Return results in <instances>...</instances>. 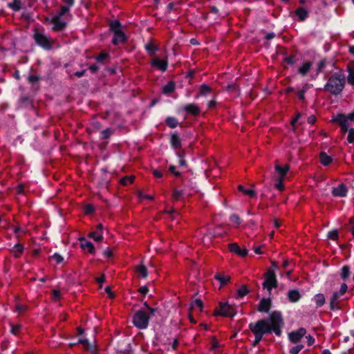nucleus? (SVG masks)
Wrapping results in <instances>:
<instances>
[{"label":"nucleus","mask_w":354,"mask_h":354,"mask_svg":"<svg viewBox=\"0 0 354 354\" xmlns=\"http://www.w3.org/2000/svg\"><path fill=\"white\" fill-rule=\"evenodd\" d=\"M283 325L282 316L279 312H273L268 318L250 323L249 328L255 337L253 345H258L264 335L274 333L280 336Z\"/></svg>","instance_id":"1"},{"label":"nucleus","mask_w":354,"mask_h":354,"mask_svg":"<svg viewBox=\"0 0 354 354\" xmlns=\"http://www.w3.org/2000/svg\"><path fill=\"white\" fill-rule=\"evenodd\" d=\"M345 82L344 75L335 73L329 77L324 85V90L332 95H337L342 92Z\"/></svg>","instance_id":"2"},{"label":"nucleus","mask_w":354,"mask_h":354,"mask_svg":"<svg viewBox=\"0 0 354 354\" xmlns=\"http://www.w3.org/2000/svg\"><path fill=\"white\" fill-rule=\"evenodd\" d=\"M110 29L113 32L114 37L112 42L114 45H118L120 44L125 42L127 37L121 30L120 23L115 20L110 23Z\"/></svg>","instance_id":"3"},{"label":"nucleus","mask_w":354,"mask_h":354,"mask_svg":"<svg viewBox=\"0 0 354 354\" xmlns=\"http://www.w3.org/2000/svg\"><path fill=\"white\" fill-rule=\"evenodd\" d=\"M151 316L143 310H138L133 317V324L139 329H145L149 325V319Z\"/></svg>","instance_id":"4"},{"label":"nucleus","mask_w":354,"mask_h":354,"mask_svg":"<svg viewBox=\"0 0 354 354\" xmlns=\"http://www.w3.org/2000/svg\"><path fill=\"white\" fill-rule=\"evenodd\" d=\"M36 43L45 49H50L52 46V41L45 35L36 31L35 33Z\"/></svg>","instance_id":"5"},{"label":"nucleus","mask_w":354,"mask_h":354,"mask_svg":"<svg viewBox=\"0 0 354 354\" xmlns=\"http://www.w3.org/2000/svg\"><path fill=\"white\" fill-rule=\"evenodd\" d=\"M277 279L274 272L272 270H269L266 273V280L263 283V288L270 291L272 288L277 287Z\"/></svg>","instance_id":"6"},{"label":"nucleus","mask_w":354,"mask_h":354,"mask_svg":"<svg viewBox=\"0 0 354 354\" xmlns=\"http://www.w3.org/2000/svg\"><path fill=\"white\" fill-rule=\"evenodd\" d=\"M217 314L221 315L225 317H234L236 314L234 309L230 306L227 303H221L219 306V310Z\"/></svg>","instance_id":"7"},{"label":"nucleus","mask_w":354,"mask_h":354,"mask_svg":"<svg viewBox=\"0 0 354 354\" xmlns=\"http://www.w3.org/2000/svg\"><path fill=\"white\" fill-rule=\"evenodd\" d=\"M306 333V330L304 328H300L299 330L289 333V339L292 342L297 343L305 335Z\"/></svg>","instance_id":"8"},{"label":"nucleus","mask_w":354,"mask_h":354,"mask_svg":"<svg viewBox=\"0 0 354 354\" xmlns=\"http://www.w3.org/2000/svg\"><path fill=\"white\" fill-rule=\"evenodd\" d=\"M50 22L53 24V30L54 31H60L66 26V22L62 20L61 17L56 15L51 19Z\"/></svg>","instance_id":"9"},{"label":"nucleus","mask_w":354,"mask_h":354,"mask_svg":"<svg viewBox=\"0 0 354 354\" xmlns=\"http://www.w3.org/2000/svg\"><path fill=\"white\" fill-rule=\"evenodd\" d=\"M151 64V66L157 68L158 69L160 70L162 72H164L167 70V66H168V63H167V60L160 59L156 57H155L152 59Z\"/></svg>","instance_id":"10"},{"label":"nucleus","mask_w":354,"mask_h":354,"mask_svg":"<svg viewBox=\"0 0 354 354\" xmlns=\"http://www.w3.org/2000/svg\"><path fill=\"white\" fill-rule=\"evenodd\" d=\"M104 227L102 224H98L96 227V230L89 233L88 236L93 239L95 241H100L103 239L102 231Z\"/></svg>","instance_id":"11"},{"label":"nucleus","mask_w":354,"mask_h":354,"mask_svg":"<svg viewBox=\"0 0 354 354\" xmlns=\"http://www.w3.org/2000/svg\"><path fill=\"white\" fill-rule=\"evenodd\" d=\"M348 189L344 184H341L336 187H334L332 194L335 196L344 197L347 194Z\"/></svg>","instance_id":"12"},{"label":"nucleus","mask_w":354,"mask_h":354,"mask_svg":"<svg viewBox=\"0 0 354 354\" xmlns=\"http://www.w3.org/2000/svg\"><path fill=\"white\" fill-rule=\"evenodd\" d=\"M274 169L277 173V180H283L287 172L289 170V166L286 165L284 167H281L278 165H275Z\"/></svg>","instance_id":"13"},{"label":"nucleus","mask_w":354,"mask_h":354,"mask_svg":"<svg viewBox=\"0 0 354 354\" xmlns=\"http://www.w3.org/2000/svg\"><path fill=\"white\" fill-rule=\"evenodd\" d=\"M80 245L84 251L91 254L94 252L95 249L93 243L85 239H80Z\"/></svg>","instance_id":"14"},{"label":"nucleus","mask_w":354,"mask_h":354,"mask_svg":"<svg viewBox=\"0 0 354 354\" xmlns=\"http://www.w3.org/2000/svg\"><path fill=\"white\" fill-rule=\"evenodd\" d=\"M229 249L231 252H235L241 257H245L248 254L246 249H241V248L236 243H230L229 245Z\"/></svg>","instance_id":"15"},{"label":"nucleus","mask_w":354,"mask_h":354,"mask_svg":"<svg viewBox=\"0 0 354 354\" xmlns=\"http://www.w3.org/2000/svg\"><path fill=\"white\" fill-rule=\"evenodd\" d=\"M77 343L82 344L85 349L91 351L92 353L97 354V348L95 346L91 345L87 339L80 338Z\"/></svg>","instance_id":"16"},{"label":"nucleus","mask_w":354,"mask_h":354,"mask_svg":"<svg viewBox=\"0 0 354 354\" xmlns=\"http://www.w3.org/2000/svg\"><path fill=\"white\" fill-rule=\"evenodd\" d=\"M335 120L339 124L341 127H345L346 126H350L349 122V115H339L336 117Z\"/></svg>","instance_id":"17"},{"label":"nucleus","mask_w":354,"mask_h":354,"mask_svg":"<svg viewBox=\"0 0 354 354\" xmlns=\"http://www.w3.org/2000/svg\"><path fill=\"white\" fill-rule=\"evenodd\" d=\"M340 295L337 292H335L330 300V308L333 310L339 308V299Z\"/></svg>","instance_id":"18"},{"label":"nucleus","mask_w":354,"mask_h":354,"mask_svg":"<svg viewBox=\"0 0 354 354\" xmlns=\"http://www.w3.org/2000/svg\"><path fill=\"white\" fill-rule=\"evenodd\" d=\"M271 306V301L270 299H263L259 305L258 310L260 312H268Z\"/></svg>","instance_id":"19"},{"label":"nucleus","mask_w":354,"mask_h":354,"mask_svg":"<svg viewBox=\"0 0 354 354\" xmlns=\"http://www.w3.org/2000/svg\"><path fill=\"white\" fill-rule=\"evenodd\" d=\"M288 297L290 301L297 302L301 298V295L297 290H291L288 292Z\"/></svg>","instance_id":"20"},{"label":"nucleus","mask_w":354,"mask_h":354,"mask_svg":"<svg viewBox=\"0 0 354 354\" xmlns=\"http://www.w3.org/2000/svg\"><path fill=\"white\" fill-rule=\"evenodd\" d=\"M170 142L172 147L175 149L180 148L181 146L180 139L177 133H173L171 136Z\"/></svg>","instance_id":"21"},{"label":"nucleus","mask_w":354,"mask_h":354,"mask_svg":"<svg viewBox=\"0 0 354 354\" xmlns=\"http://www.w3.org/2000/svg\"><path fill=\"white\" fill-rule=\"evenodd\" d=\"M203 309V302L201 299H196L194 301H193L190 306V311H198L201 312Z\"/></svg>","instance_id":"22"},{"label":"nucleus","mask_w":354,"mask_h":354,"mask_svg":"<svg viewBox=\"0 0 354 354\" xmlns=\"http://www.w3.org/2000/svg\"><path fill=\"white\" fill-rule=\"evenodd\" d=\"M184 109L187 113L193 115H198L199 113V108L196 104H189L185 106Z\"/></svg>","instance_id":"23"},{"label":"nucleus","mask_w":354,"mask_h":354,"mask_svg":"<svg viewBox=\"0 0 354 354\" xmlns=\"http://www.w3.org/2000/svg\"><path fill=\"white\" fill-rule=\"evenodd\" d=\"M295 14L298 17L299 20L301 21L306 19L308 16V11L306 9H304V8H299L295 11Z\"/></svg>","instance_id":"24"},{"label":"nucleus","mask_w":354,"mask_h":354,"mask_svg":"<svg viewBox=\"0 0 354 354\" xmlns=\"http://www.w3.org/2000/svg\"><path fill=\"white\" fill-rule=\"evenodd\" d=\"M23 251H24V246L20 243L16 244L11 250V252L17 258L20 257V255L22 254Z\"/></svg>","instance_id":"25"},{"label":"nucleus","mask_w":354,"mask_h":354,"mask_svg":"<svg viewBox=\"0 0 354 354\" xmlns=\"http://www.w3.org/2000/svg\"><path fill=\"white\" fill-rule=\"evenodd\" d=\"M214 278L219 281L221 285H225L227 284L230 279V277L229 276H226L222 273H218L214 276Z\"/></svg>","instance_id":"26"},{"label":"nucleus","mask_w":354,"mask_h":354,"mask_svg":"<svg viewBox=\"0 0 354 354\" xmlns=\"http://www.w3.org/2000/svg\"><path fill=\"white\" fill-rule=\"evenodd\" d=\"M136 271L140 277L146 278L148 275L147 268L143 265L137 266Z\"/></svg>","instance_id":"27"},{"label":"nucleus","mask_w":354,"mask_h":354,"mask_svg":"<svg viewBox=\"0 0 354 354\" xmlns=\"http://www.w3.org/2000/svg\"><path fill=\"white\" fill-rule=\"evenodd\" d=\"M319 158L322 164L325 166L328 165L332 162L331 157L328 156L325 152H321Z\"/></svg>","instance_id":"28"},{"label":"nucleus","mask_w":354,"mask_h":354,"mask_svg":"<svg viewBox=\"0 0 354 354\" xmlns=\"http://www.w3.org/2000/svg\"><path fill=\"white\" fill-rule=\"evenodd\" d=\"M8 7L15 11H19L21 9V2L20 0H13L8 3Z\"/></svg>","instance_id":"29"},{"label":"nucleus","mask_w":354,"mask_h":354,"mask_svg":"<svg viewBox=\"0 0 354 354\" xmlns=\"http://www.w3.org/2000/svg\"><path fill=\"white\" fill-rule=\"evenodd\" d=\"M175 89V84L173 82H169L167 84L163 86L162 88V92L165 94H170L172 93Z\"/></svg>","instance_id":"30"},{"label":"nucleus","mask_w":354,"mask_h":354,"mask_svg":"<svg viewBox=\"0 0 354 354\" xmlns=\"http://www.w3.org/2000/svg\"><path fill=\"white\" fill-rule=\"evenodd\" d=\"M311 66H312V63L310 62H307L304 63L302 65V66H301L299 68V73L302 75H306V73L309 71Z\"/></svg>","instance_id":"31"},{"label":"nucleus","mask_w":354,"mask_h":354,"mask_svg":"<svg viewBox=\"0 0 354 354\" xmlns=\"http://www.w3.org/2000/svg\"><path fill=\"white\" fill-rule=\"evenodd\" d=\"M325 297L323 294H317L315 296V301L317 307H320L325 304Z\"/></svg>","instance_id":"32"},{"label":"nucleus","mask_w":354,"mask_h":354,"mask_svg":"<svg viewBox=\"0 0 354 354\" xmlns=\"http://www.w3.org/2000/svg\"><path fill=\"white\" fill-rule=\"evenodd\" d=\"M351 274L350 267L348 266H344L341 270V277L342 279L346 280Z\"/></svg>","instance_id":"33"},{"label":"nucleus","mask_w":354,"mask_h":354,"mask_svg":"<svg viewBox=\"0 0 354 354\" xmlns=\"http://www.w3.org/2000/svg\"><path fill=\"white\" fill-rule=\"evenodd\" d=\"M166 124L171 128H175L177 127L178 122V120L174 118V117H168L166 119Z\"/></svg>","instance_id":"34"},{"label":"nucleus","mask_w":354,"mask_h":354,"mask_svg":"<svg viewBox=\"0 0 354 354\" xmlns=\"http://www.w3.org/2000/svg\"><path fill=\"white\" fill-rule=\"evenodd\" d=\"M145 48L151 56H153L156 51L158 50V48L152 43L146 44Z\"/></svg>","instance_id":"35"},{"label":"nucleus","mask_w":354,"mask_h":354,"mask_svg":"<svg viewBox=\"0 0 354 354\" xmlns=\"http://www.w3.org/2000/svg\"><path fill=\"white\" fill-rule=\"evenodd\" d=\"M239 191L242 192L244 194L248 195L250 197H254L256 195L255 192L253 189H247L243 187L242 185H239L238 187Z\"/></svg>","instance_id":"36"},{"label":"nucleus","mask_w":354,"mask_h":354,"mask_svg":"<svg viewBox=\"0 0 354 354\" xmlns=\"http://www.w3.org/2000/svg\"><path fill=\"white\" fill-rule=\"evenodd\" d=\"M134 176H125L122 178H121L120 180V183L123 185H127L129 184H131L133 182L134 180Z\"/></svg>","instance_id":"37"},{"label":"nucleus","mask_w":354,"mask_h":354,"mask_svg":"<svg viewBox=\"0 0 354 354\" xmlns=\"http://www.w3.org/2000/svg\"><path fill=\"white\" fill-rule=\"evenodd\" d=\"M249 292L248 288L245 286H242L238 290L237 294L239 297H243Z\"/></svg>","instance_id":"38"},{"label":"nucleus","mask_w":354,"mask_h":354,"mask_svg":"<svg viewBox=\"0 0 354 354\" xmlns=\"http://www.w3.org/2000/svg\"><path fill=\"white\" fill-rule=\"evenodd\" d=\"M183 194L182 190L175 189L173 193V198L175 201H180L183 197Z\"/></svg>","instance_id":"39"},{"label":"nucleus","mask_w":354,"mask_h":354,"mask_svg":"<svg viewBox=\"0 0 354 354\" xmlns=\"http://www.w3.org/2000/svg\"><path fill=\"white\" fill-rule=\"evenodd\" d=\"M328 238L334 241L338 239V232L337 230L329 232L327 235Z\"/></svg>","instance_id":"40"},{"label":"nucleus","mask_w":354,"mask_h":354,"mask_svg":"<svg viewBox=\"0 0 354 354\" xmlns=\"http://www.w3.org/2000/svg\"><path fill=\"white\" fill-rule=\"evenodd\" d=\"M210 91H211L210 87H209L206 84L201 85V88H200L201 94L203 95H205L208 94L210 92Z\"/></svg>","instance_id":"41"},{"label":"nucleus","mask_w":354,"mask_h":354,"mask_svg":"<svg viewBox=\"0 0 354 354\" xmlns=\"http://www.w3.org/2000/svg\"><path fill=\"white\" fill-rule=\"evenodd\" d=\"M230 219V221L232 223H234L236 225H239L241 223V218L236 214L231 215Z\"/></svg>","instance_id":"42"},{"label":"nucleus","mask_w":354,"mask_h":354,"mask_svg":"<svg viewBox=\"0 0 354 354\" xmlns=\"http://www.w3.org/2000/svg\"><path fill=\"white\" fill-rule=\"evenodd\" d=\"M10 326H11V333L15 335H17L18 332L20 330V329L21 328V326L19 324L14 325L12 324H10Z\"/></svg>","instance_id":"43"},{"label":"nucleus","mask_w":354,"mask_h":354,"mask_svg":"<svg viewBox=\"0 0 354 354\" xmlns=\"http://www.w3.org/2000/svg\"><path fill=\"white\" fill-rule=\"evenodd\" d=\"M347 140L350 143L354 142V129H353V128L349 129Z\"/></svg>","instance_id":"44"},{"label":"nucleus","mask_w":354,"mask_h":354,"mask_svg":"<svg viewBox=\"0 0 354 354\" xmlns=\"http://www.w3.org/2000/svg\"><path fill=\"white\" fill-rule=\"evenodd\" d=\"M302 345H297L290 348V353L291 354H298L299 352L303 348Z\"/></svg>","instance_id":"45"},{"label":"nucleus","mask_w":354,"mask_h":354,"mask_svg":"<svg viewBox=\"0 0 354 354\" xmlns=\"http://www.w3.org/2000/svg\"><path fill=\"white\" fill-rule=\"evenodd\" d=\"M68 11H69L68 6H63L61 7V10H60L59 13L58 15H57L56 16L62 17L63 15H64Z\"/></svg>","instance_id":"46"},{"label":"nucleus","mask_w":354,"mask_h":354,"mask_svg":"<svg viewBox=\"0 0 354 354\" xmlns=\"http://www.w3.org/2000/svg\"><path fill=\"white\" fill-rule=\"evenodd\" d=\"M28 82L31 84H35L39 80V77L35 75H30L28 76Z\"/></svg>","instance_id":"47"},{"label":"nucleus","mask_w":354,"mask_h":354,"mask_svg":"<svg viewBox=\"0 0 354 354\" xmlns=\"http://www.w3.org/2000/svg\"><path fill=\"white\" fill-rule=\"evenodd\" d=\"M108 57V53H101L99 55L96 57V59L98 62H103Z\"/></svg>","instance_id":"48"},{"label":"nucleus","mask_w":354,"mask_h":354,"mask_svg":"<svg viewBox=\"0 0 354 354\" xmlns=\"http://www.w3.org/2000/svg\"><path fill=\"white\" fill-rule=\"evenodd\" d=\"M347 71L348 74H354V62H351L347 66Z\"/></svg>","instance_id":"49"},{"label":"nucleus","mask_w":354,"mask_h":354,"mask_svg":"<svg viewBox=\"0 0 354 354\" xmlns=\"http://www.w3.org/2000/svg\"><path fill=\"white\" fill-rule=\"evenodd\" d=\"M101 133L102 138H108L111 134V131L109 129H106L102 131Z\"/></svg>","instance_id":"50"},{"label":"nucleus","mask_w":354,"mask_h":354,"mask_svg":"<svg viewBox=\"0 0 354 354\" xmlns=\"http://www.w3.org/2000/svg\"><path fill=\"white\" fill-rule=\"evenodd\" d=\"M306 89H307V87L304 86L303 88V89H301V91H299V93H298V97L301 100H304V94H305V93L306 91Z\"/></svg>","instance_id":"51"},{"label":"nucleus","mask_w":354,"mask_h":354,"mask_svg":"<svg viewBox=\"0 0 354 354\" xmlns=\"http://www.w3.org/2000/svg\"><path fill=\"white\" fill-rule=\"evenodd\" d=\"M144 306L146 307V308L148 310V314H150V315H153L155 312H156V309L155 308H151L148 304L147 302H145L144 303Z\"/></svg>","instance_id":"52"},{"label":"nucleus","mask_w":354,"mask_h":354,"mask_svg":"<svg viewBox=\"0 0 354 354\" xmlns=\"http://www.w3.org/2000/svg\"><path fill=\"white\" fill-rule=\"evenodd\" d=\"M52 259H53L57 263H59L63 261V257L59 254H55L52 256Z\"/></svg>","instance_id":"53"},{"label":"nucleus","mask_w":354,"mask_h":354,"mask_svg":"<svg viewBox=\"0 0 354 354\" xmlns=\"http://www.w3.org/2000/svg\"><path fill=\"white\" fill-rule=\"evenodd\" d=\"M85 212L86 214H91L94 212V207L92 205H87L85 206Z\"/></svg>","instance_id":"54"},{"label":"nucleus","mask_w":354,"mask_h":354,"mask_svg":"<svg viewBox=\"0 0 354 354\" xmlns=\"http://www.w3.org/2000/svg\"><path fill=\"white\" fill-rule=\"evenodd\" d=\"M347 285L346 283H342L340 288L339 291L338 292L339 294L342 296L343 295L347 290Z\"/></svg>","instance_id":"55"},{"label":"nucleus","mask_w":354,"mask_h":354,"mask_svg":"<svg viewBox=\"0 0 354 354\" xmlns=\"http://www.w3.org/2000/svg\"><path fill=\"white\" fill-rule=\"evenodd\" d=\"M138 291L140 294L145 295L148 293L149 288L146 286H142L139 288Z\"/></svg>","instance_id":"56"},{"label":"nucleus","mask_w":354,"mask_h":354,"mask_svg":"<svg viewBox=\"0 0 354 354\" xmlns=\"http://www.w3.org/2000/svg\"><path fill=\"white\" fill-rule=\"evenodd\" d=\"M326 62L324 60H322L318 63L317 71L319 72L325 67Z\"/></svg>","instance_id":"57"},{"label":"nucleus","mask_w":354,"mask_h":354,"mask_svg":"<svg viewBox=\"0 0 354 354\" xmlns=\"http://www.w3.org/2000/svg\"><path fill=\"white\" fill-rule=\"evenodd\" d=\"M347 81L348 84L354 85V74H348Z\"/></svg>","instance_id":"58"},{"label":"nucleus","mask_w":354,"mask_h":354,"mask_svg":"<svg viewBox=\"0 0 354 354\" xmlns=\"http://www.w3.org/2000/svg\"><path fill=\"white\" fill-rule=\"evenodd\" d=\"M275 187L279 190H283V180H278V183L275 184Z\"/></svg>","instance_id":"59"},{"label":"nucleus","mask_w":354,"mask_h":354,"mask_svg":"<svg viewBox=\"0 0 354 354\" xmlns=\"http://www.w3.org/2000/svg\"><path fill=\"white\" fill-rule=\"evenodd\" d=\"M169 171L173 173L176 176H180V173L176 171V167L171 165L169 168Z\"/></svg>","instance_id":"60"},{"label":"nucleus","mask_w":354,"mask_h":354,"mask_svg":"<svg viewBox=\"0 0 354 354\" xmlns=\"http://www.w3.org/2000/svg\"><path fill=\"white\" fill-rule=\"evenodd\" d=\"M53 299H57L60 297V292L59 290H54L53 291Z\"/></svg>","instance_id":"61"},{"label":"nucleus","mask_w":354,"mask_h":354,"mask_svg":"<svg viewBox=\"0 0 354 354\" xmlns=\"http://www.w3.org/2000/svg\"><path fill=\"white\" fill-rule=\"evenodd\" d=\"M178 156L180 158V165L181 166H185L186 164L185 160L183 158V155L180 153H178Z\"/></svg>","instance_id":"62"},{"label":"nucleus","mask_w":354,"mask_h":354,"mask_svg":"<svg viewBox=\"0 0 354 354\" xmlns=\"http://www.w3.org/2000/svg\"><path fill=\"white\" fill-rule=\"evenodd\" d=\"M306 339H307L308 344L309 346L312 345L315 342V339L310 335L307 336Z\"/></svg>","instance_id":"63"},{"label":"nucleus","mask_w":354,"mask_h":354,"mask_svg":"<svg viewBox=\"0 0 354 354\" xmlns=\"http://www.w3.org/2000/svg\"><path fill=\"white\" fill-rule=\"evenodd\" d=\"M105 292L109 294V296L111 298H113L114 297L113 293L111 292V288L109 286H107L105 288Z\"/></svg>","instance_id":"64"}]
</instances>
